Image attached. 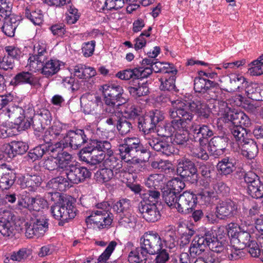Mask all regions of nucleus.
<instances>
[{"label":"nucleus","instance_id":"nucleus-56","mask_svg":"<svg viewBox=\"0 0 263 263\" xmlns=\"http://www.w3.org/2000/svg\"><path fill=\"white\" fill-rule=\"evenodd\" d=\"M31 254V251L26 248H22L18 251L13 252L10 256V259L13 261H23Z\"/></svg>","mask_w":263,"mask_h":263},{"label":"nucleus","instance_id":"nucleus-33","mask_svg":"<svg viewBox=\"0 0 263 263\" xmlns=\"http://www.w3.org/2000/svg\"><path fill=\"white\" fill-rule=\"evenodd\" d=\"M162 192L163 198L166 204L171 208L176 209L178 193L167 186L164 187Z\"/></svg>","mask_w":263,"mask_h":263},{"label":"nucleus","instance_id":"nucleus-9","mask_svg":"<svg viewBox=\"0 0 263 263\" xmlns=\"http://www.w3.org/2000/svg\"><path fill=\"white\" fill-rule=\"evenodd\" d=\"M49 219L43 215L25 224V236L28 238H39L43 237L48 231Z\"/></svg>","mask_w":263,"mask_h":263},{"label":"nucleus","instance_id":"nucleus-64","mask_svg":"<svg viewBox=\"0 0 263 263\" xmlns=\"http://www.w3.org/2000/svg\"><path fill=\"white\" fill-rule=\"evenodd\" d=\"M14 157L11 143L4 144L1 146L0 148V160L8 161L9 159H11Z\"/></svg>","mask_w":263,"mask_h":263},{"label":"nucleus","instance_id":"nucleus-25","mask_svg":"<svg viewBox=\"0 0 263 263\" xmlns=\"http://www.w3.org/2000/svg\"><path fill=\"white\" fill-rule=\"evenodd\" d=\"M190 111L196 114L201 119H208L211 113L207 104L197 99L190 102Z\"/></svg>","mask_w":263,"mask_h":263},{"label":"nucleus","instance_id":"nucleus-39","mask_svg":"<svg viewBox=\"0 0 263 263\" xmlns=\"http://www.w3.org/2000/svg\"><path fill=\"white\" fill-rule=\"evenodd\" d=\"M128 90L130 94L135 98L137 99L142 96H147L149 93V88L146 83H138V85L133 84L129 86Z\"/></svg>","mask_w":263,"mask_h":263},{"label":"nucleus","instance_id":"nucleus-7","mask_svg":"<svg viewBox=\"0 0 263 263\" xmlns=\"http://www.w3.org/2000/svg\"><path fill=\"white\" fill-rule=\"evenodd\" d=\"M168 115L171 119L181 120L185 125V127H190L194 115L190 111V102L181 100L172 102V107L168 110Z\"/></svg>","mask_w":263,"mask_h":263},{"label":"nucleus","instance_id":"nucleus-43","mask_svg":"<svg viewBox=\"0 0 263 263\" xmlns=\"http://www.w3.org/2000/svg\"><path fill=\"white\" fill-rule=\"evenodd\" d=\"M103 161H104V164L106 167H108V168H111L112 170L114 169L120 172L121 169L122 168V160L114 155L113 153L109 155H106Z\"/></svg>","mask_w":263,"mask_h":263},{"label":"nucleus","instance_id":"nucleus-31","mask_svg":"<svg viewBox=\"0 0 263 263\" xmlns=\"http://www.w3.org/2000/svg\"><path fill=\"white\" fill-rule=\"evenodd\" d=\"M89 143L93 148L94 152L96 151L100 152L99 155H102L104 159L106 155H109L112 154L111 150V145L107 141H99L97 140H91Z\"/></svg>","mask_w":263,"mask_h":263},{"label":"nucleus","instance_id":"nucleus-11","mask_svg":"<svg viewBox=\"0 0 263 263\" xmlns=\"http://www.w3.org/2000/svg\"><path fill=\"white\" fill-rule=\"evenodd\" d=\"M195 239L206 249L208 247L212 251L217 253L222 252L224 246L219 241L212 231H205L203 234L196 236Z\"/></svg>","mask_w":263,"mask_h":263},{"label":"nucleus","instance_id":"nucleus-32","mask_svg":"<svg viewBox=\"0 0 263 263\" xmlns=\"http://www.w3.org/2000/svg\"><path fill=\"white\" fill-rule=\"evenodd\" d=\"M215 84H211L203 95V98L207 100L219 101L222 99V91L219 85L214 81Z\"/></svg>","mask_w":263,"mask_h":263},{"label":"nucleus","instance_id":"nucleus-53","mask_svg":"<svg viewBox=\"0 0 263 263\" xmlns=\"http://www.w3.org/2000/svg\"><path fill=\"white\" fill-rule=\"evenodd\" d=\"M113 171L111 168H102L97 172L95 177L100 182H105L109 181L113 177Z\"/></svg>","mask_w":263,"mask_h":263},{"label":"nucleus","instance_id":"nucleus-18","mask_svg":"<svg viewBox=\"0 0 263 263\" xmlns=\"http://www.w3.org/2000/svg\"><path fill=\"white\" fill-rule=\"evenodd\" d=\"M238 211L237 204L231 200H228L217 205L216 216L220 219H224L225 218L236 216Z\"/></svg>","mask_w":263,"mask_h":263},{"label":"nucleus","instance_id":"nucleus-1","mask_svg":"<svg viewBox=\"0 0 263 263\" xmlns=\"http://www.w3.org/2000/svg\"><path fill=\"white\" fill-rule=\"evenodd\" d=\"M103 96V112L112 113L116 109L126 102L124 90L120 85L115 84H105L101 86Z\"/></svg>","mask_w":263,"mask_h":263},{"label":"nucleus","instance_id":"nucleus-34","mask_svg":"<svg viewBox=\"0 0 263 263\" xmlns=\"http://www.w3.org/2000/svg\"><path fill=\"white\" fill-rule=\"evenodd\" d=\"M48 185L50 187L59 191H64L72 186L67 177L65 178L63 176H58L51 179Z\"/></svg>","mask_w":263,"mask_h":263},{"label":"nucleus","instance_id":"nucleus-54","mask_svg":"<svg viewBox=\"0 0 263 263\" xmlns=\"http://www.w3.org/2000/svg\"><path fill=\"white\" fill-rule=\"evenodd\" d=\"M46 205V201L42 197L37 196L29 198V209L39 211Z\"/></svg>","mask_w":263,"mask_h":263},{"label":"nucleus","instance_id":"nucleus-23","mask_svg":"<svg viewBox=\"0 0 263 263\" xmlns=\"http://www.w3.org/2000/svg\"><path fill=\"white\" fill-rule=\"evenodd\" d=\"M22 84H29L32 86H41L39 79L29 72H21L11 81L10 84L16 86Z\"/></svg>","mask_w":263,"mask_h":263},{"label":"nucleus","instance_id":"nucleus-28","mask_svg":"<svg viewBox=\"0 0 263 263\" xmlns=\"http://www.w3.org/2000/svg\"><path fill=\"white\" fill-rule=\"evenodd\" d=\"M60 65L58 61L47 60L43 63H40L35 67L37 70H41V73L46 77L52 76L59 70Z\"/></svg>","mask_w":263,"mask_h":263},{"label":"nucleus","instance_id":"nucleus-57","mask_svg":"<svg viewBox=\"0 0 263 263\" xmlns=\"http://www.w3.org/2000/svg\"><path fill=\"white\" fill-rule=\"evenodd\" d=\"M196 195L197 200L199 199L204 204L209 203L212 198L216 197V193L213 189H204Z\"/></svg>","mask_w":263,"mask_h":263},{"label":"nucleus","instance_id":"nucleus-4","mask_svg":"<svg viewBox=\"0 0 263 263\" xmlns=\"http://www.w3.org/2000/svg\"><path fill=\"white\" fill-rule=\"evenodd\" d=\"M164 119L163 113L160 110L155 109L146 112L138 119V128L143 132L145 140L147 135L153 136L157 128V125Z\"/></svg>","mask_w":263,"mask_h":263},{"label":"nucleus","instance_id":"nucleus-2","mask_svg":"<svg viewBox=\"0 0 263 263\" xmlns=\"http://www.w3.org/2000/svg\"><path fill=\"white\" fill-rule=\"evenodd\" d=\"M120 155L122 160L126 162L139 163L143 161L139 158L141 155L146 152L140 143L139 139L135 137L127 138L124 140L123 143L119 146Z\"/></svg>","mask_w":263,"mask_h":263},{"label":"nucleus","instance_id":"nucleus-3","mask_svg":"<svg viewBox=\"0 0 263 263\" xmlns=\"http://www.w3.org/2000/svg\"><path fill=\"white\" fill-rule=\"evenodd\" d=\"M54 195L59 196V201L51 207L53 217L59 220V225L63 226L65 222L74 218L76 215V208L69 197H61L59 193H55Z\"/></svg>","mask_w":263,"mask_h":263},{"label":"nucleus","instance_id":"nucleus-20","mask_svg":"<svg viewBox=\"0 0 263 263\" xmlns=\"http://www.w3.org/2000/svg\"><path fill=\"white\" fill-rule=\"evenodd\" d=\"M226 120L231 121L234 126L247 127L251 125L249 117L242 111L229 109L225 114Z\"/></svg>","mask_w":263,"mask_h":263},{"label":"nucleus","instance_id":"nucleus-60","mask_svg":"<svg viewBox=\"0 0 263 263\" xmlns=\"http://www.w3.org/2000/svg\"><path fill=\"white\" fill-rule=\"evenodd\" d=\"M240 231L238 232H235L234 236H236L239 242L242 243L246 247L250 244L253 240H251V235L247 230H245L239 227Z\"/></svg>","mask_w":263,"mask_h":263},{"label":"nucleus","instance_id":"nucleus-48","mask_svg":"<svg viewBox=\"0 0 263 263\" xmlns=\"http://www.w3.org/2000/svg\"><path fill=\"white\" fill-rule=\"evenodd\" d=\"M148 254L142 250H139V248L136 251H131L128 256V260L133 263H146Z\"/></svg>","mask_w":263,"mask_h":263},{"label":"nucleus","instance_id":"nucleus-27","mask_svg":"<svg viewBox=\"0 0 263 263\" xmlns=\"http://www.w3.org/2000/svg\"><path fill=\"white\" fill-rule=\"evenodd\" d=\"M238 148L241 155L249 159H254L258 152L256 143L251 138L239 145Z\"/></svg>","mask_w":263,"mask_h":263},{"label":"nucleus","instance_id":"nucleus-21","mask_svg":"<svg viewBox=\"0 0 263 263\" xmlns=\"http://www.w3.org/2000/svg\"><path fill=\"white\" fill-rule=\"evenodd\" d=\"M228 141L227 137L215 136L208 141V150L213 156H220L224 153Z\"/></svg>","mask_w":263,"mask_h":263},{"label":"nucleus","instance_id":"nucleus-38","mask_svg":"<svg viewBox=\"0 0 263 263\" xmlns=\"http://www.w3.org/2000/svg\"><path fill=\"white\" fill-rule=\"evenodd\" d=\"M161 240L162 247L168 248L170 249L174 248L176 245V236L175 233L171 231H165L161 233Z\"/></svg>","mask_w":263,"mask_h":263},{"label":"nucleus","instance_id":"nucleus-30","mask_svg":"<svg viewBox=\"0 0 263 263\" xmlns=\"http://www.w3.org/2000/svg\"><path fill=\"white\" fill-rule=\"evenodd\" d=\"M3 111L5 112V114L11 120V122H13L16 125L20 123L22 120L24 118V110L18 106H9L5 110H3Z\"/></svg>","mask_w":263,"mask_h":263},{"label":"nucleus","instance_id":"nucleus-46","mask_svg":"<svg viewBox=\"0 0 263 263\" xmlns=\"http://www.w3.org/2000/svg\"><path fill=\"white\" fill-rule=\"evenodd\" d=\"M211 84H215L214 81L200 77L195 78L194 89L196 92L202 93L203 95Z\"/></svg>","mask_w":263,"mask_h":263},{"label":"nucleus","instance_id":"nucleus-12","mask_svg":"<svg viewBox=\"0 0 263 263\" xmlns=\"http://www.w3.org/2000/svg\"><path fill=\"white\" fill-rule=\"evenodd\" d=\"M187 129L193 133L195 138H198L201 146L205 145L208 143V138L214 135V127L209 125H198L192 122Z\"/></svg>","mask_w":263,"mask_h":263},{"label":"nucleus","instance_id":"nucleus-16","mask_svg":"<svg viewBox=\"0 0 263 263\" xmlns=\"http://www.w3.org/2000/svg\"><path fill=\"white\" fill-rule=\"evenodd\" d=\"M68 168L69 169L66 170L65 174L71 185L82 182L86 178L90 177L91 173L85 167L73 165Z\"/></svg>","mask_w":263,"mask_h":263},{"label":"nucleus","instance_id":"nucleus-14","mask_svg":"<svg viewBox=\"0 0 263 263\" xmlns=\"http://www.w3.org/2000/svg\"><path fill=\"white\" fill-rule=\"evenodd\" d=\"M170 122H165L163 124L157 126L155 133L157 137L170 138L171 137L176 131L181 128L187 129L185 123L181 120L172 119Z\"/></svg>","mask_w":263,"mask_h":263},{"label":"nucleus","instance_id":"nucleus-45","mask_svg":"<svg viewBox=\"0 0 263 263\" xmlns=\"http://www.w3.org/2000/svg\"><path fill=\"white\" fill-rule=\"evenodd\" d=\"M175 75L163 76L160 79L161 81L160 89L161 90L171 91L176 90V77Z\"/></svg>","mask_w":263,"mask_h":263},{"label":"nucleus","instance_id":"nucleus-52","mask_svg":"<svg viewBox=\"0 0 263 263\" xmlns=\"http://www.w3.org/2000/svg\"><path fill=\"white\" fill-rule=\"evenodd\" d=\"M41 178L39 176L27 175L24 179V187H30V191H34L41 185Z\"/></svg>","mask_w":263,"mask_h":263},{"label":"nucleus","instance_id":"nucleus-62","mask_svg":"<svg viewBox=\"0 0 263 263\" xmlns=\"http://www.w3.org/2000/svg\"><path fill=\"white\" fill-rule=\"evenodd\" d=\"M151 166L154 169H158L161 172H166L172 168V163L168 160H159L152 161Z\"/></svg>","mask_w":263,"mask_h":263},{"label":"nucleus","instance_id":"nucleus-15","mask_svg":"<svg viewBox=\"0 0 263 263\" xmlns=\"http://www.w3.org/2000/svg\"><path fill=\"white\" fill-rule=\"evenodd\" d=\"M245 182L248 185V193L250 196L256 199L263 197V183L256 174L248 172Z\"/></svg>","mask_w":263,"mask_h":263},{"label":"nucleus","instance_id":"nucleus-10","mask_svg":"<svg viewBox=\"0 0 263 263\" xmlns=\"http://www.w3.org/2000/svg\"><path fill=\"white\" fill-rule=\"evenodd\" d=\"M162 247L161 236L157 233L146 232L140 239L139 250L148 255H155Z\"/></svg>","mask_w":263,"mask_h":263},{"label":"nucleus","instance_id":"nucleus-29","mask_svg":"<svg viewBox=\"0 0 263 263\" xmlns=\"http://www.w3.org/2000/svg\"><path fill=\"white\" fill-rule=\"evenodd\" d=\"M237 162L235 159L227 157L224 158L217 165V170L221 174L228 175L236 170Z\"/></svg>","mask_w":263,"mask_h":263},{"label":"nucleus","instance_id":"nucleus-26","mask_svg":"<svg viewBox=\"0 0 263 263\" xmlns=\"http://www.w3.org/2000/svg\"><path fill=\"white\" fill-rule=\"evenodd\" d=\"M19 24L18 16L14 14L4 17V22L2 27V31L7 36L13 37L14 35L15 31Z\"/></svg>","mask_w":263,"mask_h":263},{"label":"nucleus","instance_id":"nucleus-17","mask_svg":"<svg viewBox=\"0 0 263 263\" xmlns=\"http://www.w3.org/2000/svg\"><path fill=\"white\" fill-rule=\"evenodd\" d=\"M147 144L154 151L160 152L166 156H170L175 152L174 146L165 140H160L157 137L156 134L153 136L147 135Z\"/></svg>","mask_w":263,"mask_h":263},{"label":"nucleus","instance_id":"nucleus-47","mask_svg":"<svg viewBox=\"0 0 263 263\" xmlns=\"http://www.w3.org/2000/svg\"><path fill=\"white\" fill-rule=\"evenodd\" d=\"M189 130L190 129L185 128L177 130L173 139V143L182 147L185 146L189 140Z\"/></svg>","mask_w":263,"mask_h":263},{"label":"nucleus","instance_id":"nucleus-55","mask_svg":"<svg viewBox=\"0 0 263 263\" xmlns=\"http://www.w3.org/2000/svg\"><path fill=\"white\" fill-rule=\"evenodd\" d=\"M45 145L47 146L46 154H48L52 158H57L62 152H64V145L61 142L57 143L55 144H45Z\"/></svg>","mask_w":263,"mask_h":263},{"label":"nucleus","instance_id":"nucleus-41","mask_svg":"<svg viewBox=\"0 0 263 263\" xmlns=\"http://www.w3.org/2000/svg\"><path fill=\"white\" fill-rule=\"evenodd\" d=\"M15 234V229L13 222L5 219L0 220V234L7 238H11Z\"/></svg>","mask_w":263,"mask_h":263},{"label":"nucleus","instance_id":"nucleus-24","mask_svg":"<svg viewBox=\"0 0 263 263\" xmlns=\"http://www.w3.org/2000/svg\"><path fill=\"white\" fill-rule=\"evenodd\" d=\"M15 179V174L13 170L0 165V189H9L13 184Z\"/></svg>","mask_w":263,"mask_h":263},{"label":"nucleus","instance_id":"nucleus-50","mask_svg":"<svg viewBox=\"0 0 263 263\" xmlns=\"http://www.w3.org/2000/svg\"><path fill=\"white\" fill-rule=\"evenodd\" d=\"M160 197V193L158 190L149 189L143 194V199L145 203L157 204Z\"/></svg>","mask_w":263,"mask_h":263},{"label":"nucleus","instance_id":"nucleus-59","mask_svg":"<svg viewBox=\"0 0 263 263\" xmlns=\"http://www.w3.org/2000/svg\"><path fill=\"white\" fill-rule=\"evenodd\" d=\"M47 52H36L34 53V55L30 57L28 61L30 62V66L34 67V65H39L40 63H43L47 60Z\"/></svg>","mask_w":263,"mask_h":263},{"label":"nucleus","instance_id":"nucleus-6","mask_svg":"<svg viewBox=\"0 0 263 263\" xmlns=\"http://www.w3.org/2000/svg\"><path fill=\"white\" fill-rule=\"evenodd\" d=\"M92 132L88 128L69 130L64 137L63 145L64 147H70L77 149L85 144L91 141Z\"/></svg>","mask_w":263,"mask_h":263},{"label":"nucleus","instance_id":"nucleus-13","mask_svg":"<svg viewBox=\"0 0 263 263\" xmlns=\"http://www.w3.org/2000/svg\"><path fill=\"white\" fill-rule=\"evenodd\" d=\"M176 209L180 213L187 214L192 212L197 204L196 195L189 191H185L178 197Z\"/></svg>","mask_w":263,"mask_h":263},{"label":"nucleus","instance_id":"nucleus-19","mask_svg":"<svg viewBox=\"0 0 263 263\" xmlns=\"http://www.w3.org/2000/svg\"><path fill=\"white\" fill-rule=\"evenodd\" d=\"M139 210L143 218L148 222H155L161 218L160 212L156 204L141 202Z\"/></svg>","mask_w":263,"mask_h":263},{"label":"nucleus","instance_id":"nucleus-51","mask_svg":"<svg viewBox=\"0 0 263 263\" xmlns=\"http://www.w3.org/2000/svg\"><path fill=\"white\" fill-rule=\"evenodd\" d=\"M130 201L126 198H123L115 203L112 209L118 215L131 210Z\"/></svg>","mask_w":263,"mask_h":263},{"label":"nucleus","instance_id":"nucleus-22","mask_svg":"<svg viewBox=\"0 0 263 263\" xmlns=\"http://www.w3.org/2000/svg\"><path fill=\"white\" fill-rule=\"evenodd\" d=\"M79 157L81 161L91 165L100 163L104 160L102 155H96L91 145L83 148L79 153Z\"/></svg>","mask_w":263,"mask_h":263},{"label":"nucleus","instance_id":"nucleus-49","mask_svg":"<svg viewBox=\"0 0 263 263\" xmlns=\"http://www.w3.org/2000/svg\"><path fill=\"white\" fill-rule=\"evenodd\" d=\"M245 87L246 93L249 98L255 101H262V97L260 96V89L257 84L251 83Z\"/></svg>","mask_w":263,"mask_h":263},{"label":"nucleus","instance_id":"nucleus-37","mask_svg":"<svg viewBox=\"0 0 263 263\" xmlns=\"http://www.w3.org/2000/svg\"><path fill=\"white\" fill-rule=\"evenodd\" d=\"M229 83L228 87L230 91H235L242 88L247 84L243 77L233 74L229 77Z\"/></svg>","mask_w":263,"mask_h":263},{"label":"nucleus","instance_id":"nucleus-44","mask_svg":"<svg viewBox=\"0 0 263 263\" xmlns=\"http://www.w3.org/2000/svg\"><path fill=\"white\" fill-rule=\"evenodd\" d=\"M71 155L65 151L62 152L56 158L59 166V171L60 170H63L65 172L67 169H69V167L73 166L74 164L71 163Z\"/></svg>","mask_w":263,"mask_h":263},{"label":"nucleus","instance_id":"nucleus-36","mask_svg":"<svg viewBox=\"0 0 263 263\" xmlns=\"http://www.w3.org/2000/svg\"><path fill=\"white\" fill-rule=\"evenodd\" d=\"M231 131L237 142L238 147L250 139L247 129L244 127L234 126L231 129Z\"/></svg>","mask_w":263,"mask_h":263},{"label":"nucleus","instance_id":"nucleus-5","mask_svg":"<svg viewBox=\"0 0 263 263\" xmlns=\"http://www.w3.org/2000/svg\"><path fill=\"white\" fill-rule=\"evenodd\" d=\"M96 206L98 210L92 211L90 215L86 218V222L92 221L100 229L108 227L112 221V215L108 213L111 205L107 201H104Z\"/></svg>","mask_w":263,"mask_h":263},{"label":"nucleus","instance_id":"nucleus-8","mask_svg":"<svg viewBox=\"0 0 263 263\" xmlns=\"http://www.w3.org/2000/svg\"><path fill=\"white\" fill-rule=\"evenodd\" d=\"M197 172L194 162L190 159L182 157L177 160V173L184 181L196 183L198 180Z\"/></svg>","mask_w":263,"mask_h":263},{"label":"nucleus","instance_id":"nucleus-61","mask_svg":"<svg viewBox=\"0 0 263 263\" xmlns=\"http://www.w3.org/2000/svg\"><path fill=\"white\" fill-rule=\"evenodd\" d=\"M132 128V123L125 118H121L117 125V129L122 135L128 134Z\"/></svg>","mask_w":263,"mask_h":263},{"label":"nucleus","instance_id":"nucleus-35","mask_svg":"<svg viewBox=\"0 0 263 263\" xmlns=\"http://www.w3.org/2000/svg\"><path fill=\"white\" fill-rule=\"evenodd\" d=\"M136 217L132 210L118 215L119 225L125 228L134 227L136 223Z\"/></svg>","mask_w":263,"mask_h":263},{"label":"nucleus","instance_id":"nucleus-58","mask_svg":"<svg viewBox=\"0 0 263 263\" xmlns=\"http://www.w3.org/2000/svg\"><path fill=\"white\" fill-rule=\"evenodd\" d=\"M10 143L14 156L16 155H23L25 154L29 148L28 145L23 141H14Z\"/></svg>","mask_w":263,"mask_h":263},{"label":"nucleus","instance_id":"nucleus-42","mask_svg":"<svg viewBox=\"0 0 263 263\" xmlns=\"http://www.w3.org/2000/svg\"><path fill=\"white\" fill-rule=\"evenodd\" d=\"M172 64L167 63L160 62L155 61L153 65H152V69L155 73H163L164 74L170 73L176 74L177 72L176 69H173Z\"/></svg>","mask_w":263,"mask_h":263},{"label":"nucleus","instance_id":"nucleus-63","mask_svg":"<svg viewBox=\"0 0 263 263\" xmlns=\"http://www.w3.org/2000/svg\"><path fill=\"white\" fill-rule=\"evenodd\" d=\"M124 5V0H106L103 10H118Z\"/></svg>","mask_w":263,"mask_h":263},{"label":"nucleus","instance_id":"nucleus-40","mask_svg":"<svg viewBox=\"0 0 263 263\" xmlns=\"http://www.w3.org/2000/svg\"><path fill=\"white\" fill-rule=\"evenodd\" d=\"M164 176L162 174H154L151 175L146 179L145 184L149 189H161L163 184Z\"/></svg>","mask_w":263,"mask_h":263}]
</instances>
